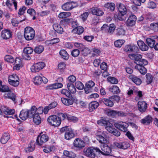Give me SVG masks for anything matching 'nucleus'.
I'll return each instance as SVG.
<instances>
[{
  "label": "nucleus",
  "mask_w": 158,
  "mask_h": 158,
  "mask_svg": "<svg viewBox=\"0 0 158 158\" xmlns=\"http://www.w3.org/2000/svg\"><path fill=\"white\" fill-rule=\"evenodd\" d=\"M129 56L135 60V63L136 64L135 69L139 70L141 74L144 75L147 73V70L144 66L147 64V61L142 59V56L139 54H130Z\"/></svg>",
  "instance_id": "1"
},
{
  "label": "nucleus",
  "mask_w": 158,
  "mask_h": 158,
  "mask_svg": "<svg viewBox=\"0 0 158 158\" xmlns=\"http://www.w3.org/2000/svg\"><path fill=\"white\" fill-rule=\"evenodd\" d=\"M100 150L98 148H85L83 150V154L88 157L94 158L96 154L99 153Z\"/></svg>",
  "instance_id": "2"
},
{
  "label": "nucleus",
  "mask_w": 158,
  "mask_h": 158,
  "mask_svg": "<svg viewBox=\"0 0 158 158\" xmlns=\"http://www.w3.org/2000/svg\"><path fill=\"white\" fill-rule=\"evenodd\" d=\"M35 35V31L32 27H27L25 28L24 36L26 40H32Z\"/></svg>",
  "instance_id": "3"
},
{
  "label": "nucleus",
  "mask_w": 158,
  "mask_h": 158,
  "mask_svg": "<svg viewBox=\"0 0 158 158\" xmlns=\"http://www.w3.org/2000/svg\"><path fill=\"white\" fill-rule=\"evenodd\" d=\"M47 121L50 124L55 127L59 126L61 123V118L55 115L50 116L48 118Z\"/></svg>",
  "instance_id": "4"
},
{
  "label": "nucleus",
  "mask_w": 158,
  "mask_h": 158,
  "mask_svg": "<svg viewBox=\"0 0 158 158\" xmlns=\"http://www.w3.org/2000/svg\"><path fill=\"white\" fill-rule=\"evenodd\" d=\"M42 134L43 132L40 133L36 139V143L39 146L43 145L49 139V137L47 135Z\"/></svg>",
  "instance_id": "5"
},
{
  "label": "nucleus",
  "mask_w": 158,
  "mask_h": 158,
  "mask_svg": "<svg viewBox=\"0 0 158 158\" xmlns=\"http://www.w3.org/2000/svg\"><path fill=\"white\" fill-rule=\"evenodd\" d=\"M114 125L117 129L124 132L127 131V128L129 126V124L127 123L124 122H119L115 123Z\"/></svg>",
  "instance_id": "6"
},
{
  "label": "nucleus",
  "mask_w": 158,
  "mask_h": 158,
  "mask_svg": "<svg viewBox=\"0 0 158 158\" xmlns=\"http://www.w3.org/2000/svg\"><path fill=\"white\" fill-rule=\"evenodd\" d=\"M124 51L127 53L137 52L139 51L138 47L134 44H130L126 45L123 48Z\"/></svg>",
  "instance_id": "7"
},
{
  "label": "nucleus",
  "mask_w": 158,
  "mask_h": 158,
  "mask_svg": "<svg viewBox=\"0 0 158 158\" xmlns=\"http://www.w3.org/2000/svg\"><path fill=\"white\" fill-rule=\"evenodd\" d=\"M19 78L16 74H13L10 76L9 78V83L15 87L17 86L19 84Z\"/></svg>",
  "instance_id": "8"
},
{
  "label": "nucleus",
  "mask_w": 158,
  "mask_h": 158,
  "mask_svg": "<svg viewBox=\"0 0 158 158\" xmlns=\"http://www.w3.org/2000/svg\"><path fill=\"white\" fill-rule=\"evenodd\" d=\"M101 148L102 151L100 150V152L102 154L105 156L112 155L111 148L107 144H102L101 146Z\"/></svg>",
  "instance_id": "9"
},
{
  "label": "nucleus",
  "mask_w": 158,
  "mask_h": 158,
  "mask_svg": "<svg viewBox=\"0 0 158 158\" xmlns=\"http://www.w3.org/2000/svg\"><path fill=\"white\" fill-rule=\"evenodd\" d=\"M45 66V64L43 62H39L34 64L31 68L32 72H36L42 69Z\"/></svg>",
  "instance_id": "10"
},
{
  "label": "nucleus",
  "mask_w": 158,
  "mask_h": 158,
  "mask_svg": "<svg viewBox=\"0 0 158 158\" xmlns=\"http://www.w3.org/2000/svg\"><path fill=\"white\" fill-rule=\"evenodd\" d=\"M95 83L92 81H89L86 82L85 84L84 90L86 94L91 92L92 89L95 85Z\"/></svg>",
  "instance_id": "11"
},
{
  "label": "nucleus",
  "mask_w": 158,
  "mask_h": 158,
  "mask_svg": "<svg viewBox=\"0 0 158 158\" xmlns=\"http://www.w3.org/2000/svg\"><path fill=\"white\" fill-rule=\"evenodd\" d=\"M137 18L136 16L133 15H131L126 22V24L127 27H132L135 23Z\"/></svg>",
  "instance_id": "12"
},
{
  "label": "nucleus",
  "mask_w": 158,
  "mask_h": 158,
  "mask_svg": "<svg viewBox=\"0 0 158 158\" xmlns=\"http://www.w3.org/2000/svg\"><path fill=\"white\" fill-rule=\"evenodd\" d=\"M77 4L74 2H69L64 3L62 6V8L64 10L68 11L69 10L73 9L74 7L77 6V4L75 6H74L73 4Z\"/></svg>",
  "instance_id": "13"
},
{
  "label": "nucleus",
  "mask_w": 158,
  "mask_h": 158,
  "mask_svg": "<svg viewBox=\"0 0 158 158\" xmlns=\"http://www.w3.org/2000/svg\"><path fill=\"white\" fill-rule=\"evenodd\" d=\"M75 100L73 98H62L61 100L63 103L66 106H69L72 105Z\"/></svg>",
  "instance_id": "14"
},
{
  "label": "nucleus",
  "mask_w": 158,
  "mask_h": 158,
  "mask_svg": "<svg viewBox=\"0 0 158 158\" xmlns=\"http://www.w3.org/2000/svg\"><path fill=\"white\" fill-rule=\"evenodd\" d=\"M156 35L152 36L151 38H148L146 39V43L151 48H153L156 43Z\"/></svg>",
  "instance_id": "15"
},
{
  "label": "nucleus",
  "mask_w": 158,
  "mask_h": 158,
  "mask_svg": "<svg viewBox=\"0 0 158 158\" xmlns=\"http://www.w3.org/2000/svg\"><path fill=\"white\" fill-rule=\"evenodd\" d=\"M114 145L118 148L123 149H126L130 146L129 143L124 142L122 143L115 142L114 143Z\"/></svg>",
  "instance_id": "16"
},
{
  "label": "nucleus",
  "mask_w": 158,
  "mask_h": 158,
  "mask_svg": "<svg viewBox=\"0 0 158 158\" xmlns=\"http://www.w3.org/2000/svg\"><path fill=\"white\" fill-rule=\"evenodd\" d=\"M12 33L10 30L6 29L2 31L1 37L3 39L7 40L12 36Z\"/></svg>",
  "instance_id": "17"
},
{
  "label": "nucleus",
  "mask_w": 158,
  "mask_h": 158,
  "mask_svg": "<svg viewBox=\"0 0 158 158\" xmlns=\"http://www.w3.org/2000/svg\"><path fill=\"white\" fill-rule=\"evenodd\" d=\"M90 10L92 14L94 15L101 16L104 14L103 11L97 7H93Z\"/></svg>",
  "instance_id": "18"
},
{
  "label": "nucleus",
  "mask_w": 158,
  "mask_h": 158,
  "mask_svg": "<svg viewBox=\"0 0 158 158\" xmlns=\"http://www.w3.org/2000/svg\"><path fill=\"white\" fill-rule=\"evenodd\" d=\"M139 110L141 112L145 111L147 108V104L143 101H139L138 102Z\"/></svg>",
  "instance_id": "19"
},
{
  "label": "nucleus",
  "mask_w": 158,
  "mask_h": 158,
  "mask_svg": "<svg viewBox=\"0 0 158 158\" xmlns=\"http://www.w3.org/2000/svg\"><path fill=\"white\" fill-rule=\"evenodd\" d=\"M73 145L74 147L81 148L85 147V143L82 140L77 138L74 140Z\"/></svg>",
  "instance_id": "20"
},
{
  "label": "nucleus",
  "mask_w": 158,
  "mask_h": 158,
  "mask_svg": "<svg viewBox=\"0 0 158 158\" xmlns=\"http://www.w3.org/2000/svg\"><path fill=\"white\" fill-rule=\"evenodd\" d=\"M75 134L73 130L70 128L68 131L65 132L64 134L65 139L67 140H69L74 137Z\"/></svg>",
  "instance_id": "21"
},
{
  "label": "nucleus",
  "mask_w": 158,
  "mask_h": 158,
  "mask_svg": "<svg viewBox=\"0 0 158 158\" xmlns=\"http://www.w3.org/2000/svg\"><path fill=\"white\" fill-rule=\"evenodd\" d=\"M129 78L136 85H139L142 83L141 80L134 75H130L129 76Z\"/></svg>",
  "instance_id": "22"
},
{
  "label": "nucleus",
  "mask_w": 158,
  "mask_h": 158,
  "mask_svg": "<svg viewBox=\"0 0 158 158\" xmlns=\"http://www.w3.org/2000/svg\"><path fill=\"white\" fill-rule=\"evenodd\" d=\"M102 102L106 106L109 107H112L114 105V103L110 97L108 98H104L102 100Z\"/></svg>",
  "instance_id": "23"
},
{
  "label": "nucleus",
  "mask_w": 158,
  "mask_h": 158,
  "mask_svg": "<svg viewBox=\"0 0 158 158\" xmlns=\"http://www.w3.org/2000/svg\"><path fill=\"white\" fill-rule=\"evenodd\" d=\"M99 105V103L95 101H93L90 103L89 105V111L90 112L93 111L96 109Z\"/></svg>",
  "instance_id": "24"
},
{
  "label": "nucleus",
  "mask_w": 158,
  "mask_h": 158,
  "mask_svg": "<svg viewBox=\"0 0 158 158\" xmlns=\"http://www.w3.org/2000/svg\"><path fill=\"white\" fill-rule=\"evenodd\" d=\"M137 44L139 48L142 51H146L148 49V46L142 40H138Z\"/></svg>",
  "instance_id": "25"
},
{
  "label": "nucleus",
  "mask_w": 158,
  "mask_h": 158,
  "mask_svg": "<svg viewBox=\"0 0 158 158\" xmlns=\"http://www.w3.org/2000/svg\"><path fill=\"white\" fill-rule=\"evenodd\" d=\"M53 27L55 31L58 33L62 34L64 31L63 28L58 23H54Z\"/></svg>",
  "instance_id": "26"
},
{
  "label": "nucleus",
  "mask_w": 158,
  "mask_h": 158,
  "mask_svg": "<svg viewBox=\"0 0 158 158\" xmlns=\"http://www.w3.org/2000/svg\"><path fill=\"white\" fill-rule=\"evenodd\" d=\"M15 65L14 67V69L19 70L22 66L21 60L18 58H16L15 61Z\"/></svg>",
  "instance_id": "27"
},
{
  "label": "nucleus",
  "mask_w": 158,
  "mask_h": 158,
  "mask_svg": "<svg viewBox=\"0 0 158 158\" xmlns=\"http://www.w3.org/2000/svg\"><path fill=\"white\" fill-rule=\"evenodd\" d=\"M118 10L119 12V13H120L122 15H124L127 12V9L125 6L121 3L119 4Z\"/></svg>",
  "instance_id": "28"
},
{
  "label": "nucleus",
  "mask_w": 158,
  "mask_h": 158,
  "mask_svg": "<svg viewBox=\"0 0 158 158\" xmlns=\"http://www.w3.org/2000/svg\"><path fill=\"white\" fill-rule=\"evenodd\" d=\"M5 97L11 99L15 103V102L16 95L10 90L7 93L5 94Z\"/></svg>",
  "instance_id": "29"
},
{
  "label": "nucleus",
  "mask_w": 158,
  "mask_h": 158,
  "mask_svg": "<svg viewBox=\"0 0 158 158\" xmlns=\"http://www.w3.org/2000/svg\"><path fill=\"white\" fill-rule=\"evenodd\" d=\"M19 117L23 120H25L28 117H29L27 110H24L21 111L19 115Z\"/></svg>",
  "instance_id": "30"
},
{
  "label": "nucleus",
  "mask_w": 158,
  "mask_h": 158,
  "mask_svg": "<svg viewBox=\"0 0 158 158\" xmlns=\"http://www.w3.org/2000/svg\"><path fill=\"white\" fill-rule=\"evenodd\" d=\"M152 118L149 115H148L144 118L142 119L140 122L144 124L148 125L151 122H152Z\"/></svg>",
  "instance_id": "31"
},
{
  "label": "nucleus",
  "mask_w": 158,
  "mask_h": 158,
  "mask_svg": "<svg viewBox=\"0 0 158 158\" xmlns=\"http://www.w3.org/2000/svg\"><path fill=\"white\" fill-rule=\"evenodd\" d=\"M59 53L61 57L65 60H67L69 57V56L66 51L64 49L60 50Z\"/></svg>",
  "instance_id": "32"
},
{
  "label": "nucleus",
  "mask_w": 158,
  "mask_h": 158,
  "mask_svg": "<svg viewBox=\"0 0 158 158\" xmlns=\"http://www.w3.org/2000/svg\"><path fill=\"white\" fill-rule=\"evenodd\" d=\"M3 108L2 107L3 109L2 111L6 115H10L14 114L15 112V110L14 109H9L7 108L4 106H3Z\"/></svg>",
  "instance_id": "33"
},
{
  "label": "nucleus",
  "mask_w": 158,
  "mask_h": 158,
  "mask_svg": "<svg viewBox=\"0 0 158 158\" xmlns=\"http://www.w3.org/2000/svg\"><path fill=\"white\" fill-rule=\"evenodd\" d=\"M36 108L35 106H33L31 107V109L29 110H27L28 114L29 115V118H31L32 117L34 114H36Z\"/></svg>",
  "instance_id": "34"
},
{
  "label": "nucleus",
  "mask_w": 158,
  "mask_h": 158,
  "mask_svg": "<svg viewBox=\"0 0 158 158\" xmlns=\"http://www.w3.org/2000/svg\"><path fill=\"white\" fill-rule=\"evenodd\" d=\"M10 138V136L9 135L8 133H5L1 139V142L3 144H5L9 140Z\"/></svg>",
  "instance_id": "35"
},
{
  "label": "nucleus",
  "mask_w": 158,
  "mask_h": 158,
  "mask_svg": "<svg viewBox=\"0 0 158 158\" xmlns=\"http://www.w3.org/2000/svg\"><path fill=\"white\" fill-rule=\"evenodd\" d=\"M32 117L33 122L35 124L39 125L40 123L41 119L39 114H35Z\"/></svg>",
  "instance_id": "36"
},
{
  "label": "nucleus",
  "mask_w": 158,
  "mask_h": 158,
  "mask_svg": "<svg viewBox=\"0 0 158 158\" xmlns=\"http://www.w3.org/2000/svg\"><path fill=\"white\" fill-rule=\"evenodd\" d=\"M67 88L70 93L74 94L76 92V89L73 84L69 83L67 84Z\"/></svg>",
  "instance_id": "37"
},
{
  "label": "nucleus",
  "mask_w": 158,
  "mask_h": 158,
  "mask_svg": "<svg viewBox=\"0 0 158 158\" xmlns=\"http://www.w3.org/2000/svg\"><path fill=\"white\" fill-rule=\"evenodd\" d=\"M125 31L122 28H119L116 30V35L117 36H123L125 35Z\"/></svg>",
  "instance_id": "38"
},
{
  "label": "nucleus",
  "mask_w": 158,
  "mask_h": 158,
  "mask_svg": "<svg viewBox=\"0 0 158 158\" xmlns=\"http://www.w3.org/2000/svg\"><path fill=\"white\" fill-rule=\"evenodd\" d=\"M62 86L63 85L61 83H56L49 85L48 86V88L50 89H56L61 88Z\"/></svg>",
  "instance_id": "39"
},
{
  "label": "nucleus",
  "mask_w": 158,
  "mask_h": 158,
  "mask_svg": "<svg viewBox=\"0 0 158 158\" xmlns=\"http://www.w3.org/2000/svg\"><path fill=\"white\" fill-rule=\"evenodd\" d=\"M35 149V145L33 143L31 142L28 145V147L25 149L27 152H30L33 151Z\"/></svg>",
  "instance_id": "40"
},
{
  "label": "nucleus",
  "mask_w": 158,
  "mask_h": 158,
  "mask_svg": "<svg viewBox=\"0 0 158 158\" xmlns=\"http://www.w3.org/2000/svg\"><path fill=\"white\" fill-rule=\"evenodd\" d=\"M109 90L113 94H118L120 91L119 88L116 85H113L109 89Z\"/></svg>",
  "instance_id": "41"
},
{
  "label": "nucleus",
  "mask_w": 158,
  "mask_h": 158,
  "mask_svg": "<svg viewBox=\"0 0 158 158\" xmlns=\"http://www.w3.org/2000/svg\"><path fill=\"white\" fill-rule=\"evenodd\" d=\"M71 15V13L69 12H62L60 13L58 16L60 19H65L69 17Z\"/></svg>",
  "instance_id": "42"
},
{
  "label": "nucleus",
  "mask_w": 158,
  "mask_h": 158,
  "mask_svg": "<svg viewBox=\"0 0 158 158\" xmlns=\"http://www.w3.org/2000/svg\"><path fill=\"white\" fill-rule=\"evenodd\" d=\"M42 82V78L40 76H35L34 79V82L35 84L39 85Z\"/></svg>",
  "instance_id": "43"
},
{
  "label": "nucleus",
  "mask_w": 158,
  "mask_h": 158,
  "mask_svg": "<svg viewBox=\"0 0 158 158\" xmlns=\"http://www.w3.org/2000/svg\"><path fill=\"white\" fill-rule=\"evenodd\" d=\"M105 7L108 8L111 11L114 10L115 8V4L113 3H107L105 5Z\"/></svg>",
  "instance_id": "44"
},
{
  "label": "nucleus",
  "mask_w": 158,
  "mask_h": 158,
  "mask_svg": "<svg viewBox=\"0 0 158 158\" xmlns=\"http://www.w3.org/2000/svg\"><path fill=\"white\" fill-rule=\"evenodd\" d=\"M44 50V48L43 46L39 45L36 47L34 48V52L37 54H40Z\"/></svg>",
  "instance_id": "45"
},
{
  "label": "nucleus",
  "mask_w": 158,
  "mask_h": 158,
  "mask_svg": "<svg viewBox=\"0 0 158 158\" xmlns=\"http://www.w3.org/2000/svg\"><path fill=\"white\" fill-rule=\"evenodd\" d=\"M97 139L99 142L101 143H105L106 142L107 140L106 139V135L104 134L103 135L97 137Z\"/></svg>",
  "instance_id": "46"
},
{
  "label": "nucleus",
  "mask_w": 158,
  "mask_h": 158,
  "mask_svg": "<svg viewBox=\"0 0 158 158\" xmlns=\"http://www.w3.org/2000/svg\"><path fill=\"white\" fill-rule=\"evenodd\" d=\"M74 31H75L76 33L78 35L81 34L84 31V28L81 26L77 27L75 29L73 30Z\"/></svg>",
  "instance_id": "47"
},
{
  "label": "nucleus",
  "mask_w": 158,
  "mask_h": 158,
  "mask_svg": "<svg viewBox=\"0 0 158 158\" xmlns=\"http://www.w3.org/2000/svg\"><path fill=\"white\" fill-rule=\"evenodd\" d=\"M64 156L74 158L75 156V155L74 153L67 151H64Z\"/></svg>",
  "instance_id": "48"
},
{
  "label": "nucleus",
  "mask_w": 158,
  "mask_h": 158,
  "mask_svg": "<svg viewBox=\"0 0 158 158\" xmlns=\"http://www.w3.org/2000/svg\"><path fill=\"white\" fill-rule=\"evenodd\" d=\"M125 41L123 40H118L115 41L114 42V44L115 47H120L123 44Z\"/></svg>",
  "instance_id": "49"
},
{
  "label": "nucleus",
  "mask_w": 158,
  "mask_h": 158,
  "mask_svg": "<svg viewBox=\"0 0 158 158\" xmlns=\"http://www.w3.org/2000/svg\"><path fill=\"white\" fill-rule=\"evenodd\" d=\"M146 82L148 84L151 83L152 81L153 77L150 73H147L146 75Z\"/></svg>",
  "instance_id": "50"
},
{
  "label": "nucleus",
  "mask_w": 158,
  "mask_h": 158,
  "mask_svg": "<svg viewBox=\"0 0 158 158\" xmlns=\"http://www.w3.org/2000/svg\"><path fill=\"white\" fill-rule=\"evenodd\" d=\"M107 125L105 127L106 130L110 133H111L112 131L114 129L113 127V124L110 123H108Z\"/></svg>",
  "instance_id": "51"
},
{
  "label": "nucleus",
  "mask_w": 158,
  "mask_h": 158,
  "mask_svg": "<svg viewBox=\"0 0 158 158\" xmlns=\"http://www.w3.org/2000/svg\"><path fill=\"white\" fill-rule=\"evenodd\" d=\"M97 123L98 124L102 126H105L106 127L107 125V124L108 123H110V122L105 120L102 119L97 121Z\"/></svg>",
  "instance_id": "52"
},
{
  "label": "nucleus",
  "mask_w": 158,
  "mask_h": 158,
  "mask_svg": "<svg viewBox=\"0 0 158 158\" xmlns=\"http://www.w3.org/2000/svg\"><path fill=\"white\" fill-rule=\"evenodd\" d=\"M5 60L6 61L11 63H14L15 61L13 57L10 55H6L5 57Z\"/></svg>",
  "instance_id": "53"
},
{
  "label": "nucleus",
  "mask_w": 158,
  "mask_h": 158,
  "mask_svg": "<svg viewBox=\"0 0 158 158\" xmlns=\"http://www.w3.org/2000/svg\"><path fill=\"white\" fill-rule=\"evenodd\" d=\"M115 27V26L114 24H110L109 27L108 33L110 34H113L114 31Z\"/></svg>",
  "instance_id": "54"
},
{
  "label": "nucleus",
  "mask_w": 158,
  "mask_h": 158,
  "mask_svg": "<svg viewBox=\"0 0 158 158\" xmlns=\"http://www.w3.org/2000/svg\"><path fill=\"white\" fill-rule=\"evenodd\" d=\"M75 86L76 88L79 90H82L84 87L83 84L79 81H77L75 83Z\"/></svg>",
  "instance_id": "55"
},
{
  "label": "nucleus",
  "mask_w": 158,
  "mask_h": 158,
  "mask_svg": "<svg viewBox=\"0 0 158 158\" xmlns=\"http://www.w3.org/2000/svg\"><path fill=\"white\" fill-rule=\"evenodd\" d=\"M117 111H115L113 110H110L108 112L107 114L108 116H110L112 117H117Z\"/></svg>",
  "instance_id": "56"
},
{
  "label": "nucleus",
  "mask_w": 158,
  "mask_h": 158,
  "mask_svg": "<svg viewBox=\"0 0 158 158\" xmlns=\"http://www.w3.org/2000/svg\"><path fill=\"white\" fill-rule=\"evenodd\" d=\"M89 50L88 48L84 47L83 48H82L81 52V54L84 56H86L89 53Z\"/></svg>",
  "instance_id": "57"
},
{
  "label": "nucleus",
  "mask_w": 158,
  "mask_h": 158,
  "mask_svg": "<svg viewBox=\"0 0 158 158\" xmlns=\"http://www.w3.org/2000/svg\"><path fill=\"white\" fill-rule=\"evenodd\" d=\"M33 49L30 47H27L24 48L23 53L31 54L33 52Z\"/></svg>",
  "instance_id": "58"
},
{
  "label": "nucleus",
  "mask_w": 158,
  "mask_h": 158,
  "mask_svg": "<svg viewBox=\"0 0 158 158\" xmlns=\"http://www.w3.org/2000/svg\"><path fill=\"white\" fill-rule=\"evenodd\" d=\"M24 20V19L23 20H20L19 21H18L16 19H12L11 23L13 26L14 27H17L18 26L19 22H22Z\"/></svg>",
  "instance_id": "59"
},
{
  "label": "nucleus",
  "mask_w": 158,
  "mask_h": 158,
  "mask_svg": "<svg viewBox=\"0 0 158 158\" xmlns=\"http://www.w3.org/2000/svg\"><path fill=\"white\" fill-rule=\"evenodd\" d=\"M150 27L154 31H158V23H151L150 24Z\"/></svg>",
  "instance_id": "60"
},
{
  "label": "nucleus",
  "mask_w": 158,
  "mask_h": 158,
  "mask_svg": "<svg viewBox=\"0 0 158 158\" xmlns=\"http://www.w3.org/2000/svg\"><path fill=\"white\" fill-rule=\"evenodd\" d=\"M108 80L112 84H117L118 82V80L114 77H109L108 78Z\"/></svg>",
  "instance_id": "61"
},
{
  "label": "nucleus",
  "mask_w": 158,
  "mask_h": 158,
  "mask_svg": "<svg viewBox=\"0 0 158 158\" xmlns=\"http://www.w3.org/2000/svg\"><path fill=\"white\" fill-rule=\"evenodd\" d=\"M80 53V51L78 49H75L71 51V54L73 56L76 57L79 56Z\"/></svg>",
  "instance_id": "62"
},
{
  "label": "nucleus",
  "mask_w": 158,
  "mask_h": 158,
  "mask_svg": "<svg viewBox=\"0 0 158 158\" xmlns=\"http://www.w3.org/2000/svg\"><path fill=\"white\" fill-rule=\"evenodd\" d=\"M10 90L9 87L6 85H2L0 89V92H8Z\"/></svg>",
  "instance_id": "63"
},
{
  "label": "nucleus",
  "mask_w": 158,
  "mask_h": 158,
  "mask_svg": "<svg viewBox=\"0 0 158 158\" xmlns=\"http://www.w3.org/2000/svg\"><path fill=\"white\" fill-rule=\"evenodd\" d=\"M88 15L89 13L87 12H85L81 15L80 18L83 21H85L86 20Z\"/></svg>",
  "instance_id": "64"
}]
</instances>
